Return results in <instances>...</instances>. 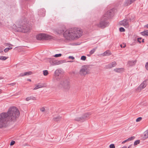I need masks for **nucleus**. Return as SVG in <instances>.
Masks as SVG:
<instances>
[{"label": "nucleus", "mask_w": 148, "mask_h": 148, "mask_svg": "<svg viewBox=\"0 0 148 148\" xmlns=\"http://www.w3.org/2000/svg\"><path fill=\"white\" fill-rule=\"evenodd\" d=\"M48 74V71L46 70L43 71V74L45 76L47 75Z\"/></svg>", "instance_id": "c85d7f7f"}, {"label": "nucleus", "mask_w": 148, "mask_h": 148, "mask_svg": "<svg viewBox=\"0 0 148 148\" xmlns=\"http://www.w3.org/2000/svg\"><path fill=\"white\" fill-rule=\"evenodd\" d=\"M57 60H55L54 61L53 64L54 65H57Z\"/></svg>", "instance_id": "79ce46f5"}, {"label": "nucleus", "mask_w": 148, "mask_h": 148, "mask_svg": "<svg viewBox=\"0 0 148 148\" xmlns=\"http://www.w3.org/2000/svg\"><path fill=\"white\" fill-rule=\"evenodd\" d=\"M120 24L125 27H127L129 26L128 21L127 19H124L120 22Z\"/></svg>", "instance_id": "f8f14e48"}, {"label": "nucleus", "mask_w": 148, "mask_h": 148, "mask_svg": "<svg viewBox=\"0 0 148 148\" xmlns=\"http://www.w3.org/2000/svg\"><path fill=\"white\" fill-rule=\"evenodd\" d=\"M64 31V30L62 29H60L58 30V33L60 34H61Z\"/></svg>", "instance_id": "cd10ccee"}, {"label": "nucleus", "mask_w": 148, "mask_h": 148, "mask_svg": "<svg viewBox=\"0 0 148 148\" xmlns=\"http://www.w3.org/2000/svg\"><path fill=\"white\" fill-rule=\"evenodd\" d=\"M63 73V71L61 69H58L56 70L54 73V77L53 78V81L55 82L59 81V82L60 80L64 79L61 78V75Z\"/></svg>", "instance_id": "39448f33"}, {"label": "nucleus", "mask_w": 148, "mask_h": 148, "mask_svg": "<svg viewBox=\"0 0 148 148\" xmlns=\"http://www.w3.org/2000/svg\"><path fill=\"white\" fill-rule=\"evenodd\" d=\"M126 47V45H125L123 46V48H125Z\"/></svg>", "instance_id": "680f3d73"}, {"label": "nucleus", "mask_w": 148, "mask_h": 148, "mask_svg": "<svg viewBox=\"0 0 148 148\" xmlns=\"http://www.w3.org/2000/svg\"><path fill=\"white\" fill-rule=\"evenodd\" d=\"M40 111L42 112H43L45 111V109L44 107H42L40 109Z\"/></svg>", "instance_id": "37998d69"}, {"label": "nucleus", "mask_w": 148, "mask_h": 148, "mask_svg": "<svg viewBox=\"0 0 148 148\" xmlns=\"http://www.w3.org/2000/svg\"><path fill=\"white\" fill-rule=\"evenodd\" d=\"M124 70V69L123 68H116L114 69V71L116 72L121 73Z\"/></svg>", "instance_id": "6ab92c4d"}, {"label": "nucleus", "mask_w": 148, "mask_h": 148, "mask_svg": "<svg viewBox=\"0 0 148 148\" xmlns=\"http://www.w3.org/2000/svg\"><path fill=\"white\" fill-rule=\"evenodd\" d=\"M145 27H147V28H148V24L146 25H145Z\"/></svg>", "instance_id": "603ef678"}, {"label": "nucleus", "mask_w": 148, "mask_h": 148, "mask_svg": "<svg viewBox=\"0 0 148 148\" xmlns=\"http://www.w3.org/2000/svg\"><path fill=\"white\" fill-rule=\"evenodd\" d=\"M3 51H1V50H0V53H1V52H3Z\"/></svg>", "instance_id": "052dcab7"}, {"label": "nucleus", "mask_w": 148, "mask_h": 148, "mask_svg": "<svg viewBox=\"0 0 148 148\" xmlns=\"http://www.w3.org/2000/svg\"><path fill=\"white\" fill-rule=\"evenodd\" d=\"M97 48H94L93 49H92V50H91L90 52L89 53H90V55H92L93 54L95 51L96 49Z\"/></svg>", "instance_id": "a878e982"}, {"label": "nucleus", "mask_w": 148, "mask_h": 148, "mask_svg": "<svg viewBox=\"0 0 148 148\" xmlns=\"http://www.w3.org/2000/svg\"><path fill=\"white\" fill-rule=\"evenodd\" d=\"M128 141V139H126V140H124V141H123V142H122V144L124 143H125L127 141Z\"/></svg>", "instance_id": "8fccbe9b"}, {"label": "nucleus", "mask_w": 148, "mask_h": 148, "mask_svg": "<svg viewBox=\"0 0 148 148\" xmlns=\"http://www.w3.org/2000/svg\"><path fill=\"white\" fill-rule=\"evenodd\" d=\"M147 80H144L137 88V90L140 91L142 89L144 88L147 85L146 82Z\"/></svg>", "instance_id": "9b49d317"}, {"label": "nucleus", "mask_w": 148, "mask_h": 148, "mask_svg": "<svg viewBox=\"0 0 148 148\" xmlns=\"http://www.w3.org/2000/svg\"><path fill=\"white\" fill-rule=\"evenodd\" d=\"M86 57L84 56H81V60L83 61L85 60L86 59Z\"/></svg>", "instance_id": "2f4dec72"}, {"label": "nucleus", "mask_w": 148, "mask_h": 148, "mask_svg": "<svg viewBox=\"0 0 148 148\" xmlns=\"http://www.w3.org/2000/svg\"><path fill=\"white\" fill-rule=\"evenodd\" d=\"M114 9H112L108 11L105 12L102 17H103V18L107 20L111 18L114 15Z\"/></svg>", "instance_id": "1a4fd4ad"}, {"label": "nucleus", "mask_w": 148, "mask_h": 148, "mask_svg": "<svg viewBox=\"0 0 148 148\" xmlns=\"http://www.w3.org/2000/svg\"><path fill=\"white\" fill-rule=\"evenodd\" d=\"M58 86L60 87H62L65 91H69L71 88L70 82L65 79L60 80L59 82Z\"/></svg>", "instance_id": "20e7f679"}, {"label": "nucleus", "mask_w": 148, "mask_h": 148, "mask_svg": "<svg viewBox=\"0 0 148 148\" xmlns=\"http://www.w3.org/2000/svg\"><path fill=\"white\" fill-rule=\"evenodd\" d=\"M15 143V141L13 140H12L10 143V145L11 146L13 145Z\"/></svg>", "instance_id": "a19ab883"}, {"label": "nucleus", "mask_w": 148, "mask_h": 148, "mask_svg": "<svg viewBox=\"0 0 148 148\" xmlns=\"http://www.w3.org/2000/svg\"><path fill=\"white\" fill-rule=\"evenodd\" d=\"M136 62V61H129L128 62V64L130 66H132L135 65Z\"/></svg>", "instance_id": "f3484780"}, {"label": "nucleus", "mask_w": 148, "mask_h": 148, "mask_svg": "<svg viewBox=\"0 0 148 148\" xmlns=\"http://www.w3.org/2000/svg\"><path fill=\"white\" fill-rule=\"evenodd\" d=\"M69 59H71L72 60H73L75 59L74 57L73 56H69Z\"/></svg>", "instance_id": "c03bdc74"}, {"label": "nucleus", "mask_w": 148, "mask_h": 148, "mask_svg": "<svg viewBox=\"0 0 148 148\" xmlns=\"http://www.w3.org/2000/svg\"><path fill=\"white\" fill-rule=\"evenodd\" d=\"M144 137L146 138H148V130L146 131L145 132Z\"/></svg>", "instance_id": "c756f323"}, {"label": "nucleus", "mask_w": 148, "mask_h": 148, "mask_svg": "<svg viewBox=\"0 0 148 148\" xmlns=\"http://www.w3.org/2000/svg\"><path fill=\"white\" fill-rule=\"evenodd\" d=\"M91 55H90V53L89 54H87V56H90Z\"/></svg>", "instance_id": "864d4df0"}, {"label": "nucleus", "mask_w": 148, "mask_h": 148, "mask_svg": "<svg viewBox=\"0 0 148 148\" xmlns=\"http://www.w3.org/2000/svg\"><path fill=\"white\" fill-rule=\"evenodd\" d=\"M37 40H48L52 38V36L45 34H40L36 36Z\"/></svg>", "instance_id": "6e6552de"}, {"label": "nucleus", "mask_w": 148, "mask_h": 148, "mask_svg": "<svg viewBox=\"0 0 148 148\" xmlns=\"http://www.w3.org/2000/svg\"><path fill=\"white\" fill-rule=\"evenodd\" d=\"M127 148H129V147H128Z\"/></svg>", "instance_id": "0e129e2a"}, {"label": "nucleus", "mask_w": 148, "mask_h": 148, "mask_svg": "<svg viewBox=\"0 0 148 148\" xmlns=\"http://www.w3.org/2000/svg\"><path fill=\"white\" fill-rule=\"evenodd\" d=\"M62 56V54L61 53H59L58 54H56L53 56L56 58L60 57Z\"/></svg>", "instance_id": "72a5a7b5"}, {"label": "nucleus", "mask_w": 148, "mask_h": 148, "mask_svg": "<svg viewBox=\"0 0 148 148\" xmlns=\"http://www.w3.org/2000/svg\"><path fill=\"white\" fill-rule=\"evenodd\" d=\"M116 65V62L115 61H114L106 66L105 67L107 69H110L115 66Z\"/></svg>", "instance_id": "ddd939ff"}, {"label": "nucleus", "mask_w": 148, "mask_h": 148, "mask_svg": "<svg viewBox=\"0 0 148 148\" xmlns=\"http://www.w3.org/2000/svg\"><path fill=\"white\" fill-rule=\"evenodd\" d=\"M90 114H91L88 112L85 113L82 116L84 119V121H85L86 120V119L89 116Z\"/></svg>", "instance_id": "dca6fc26"}, {"label": "nucleus", "mask_w": 148, "mask_h": 148, "mask_svg": "<svg viewBox=\"0 0 148 148\" xmlns=\"http://www.w3.org/2000/svg\"><path fill=\"white\" fill-rule=\"evenodd\" d=\"M141 39H142L141 38H138L137 39L138 41V42H139L140 43H141V41L140 40Z\"/></svg>", "instance_id": "a18cd8bd"}, {"label": "nucleus", "mask_w": 148, "mask_h": 148, "mask_svg": "<svg viewBox=\"0 0 148 148\" xmlns=\"http://www.w3.org/2000/svg\"><path fill=\"white\" fill-rule=\"evenodd\" d=\"M15 84H16L15 83H12L9 84V85H10V86H13L15 85Z\"/></svg>", "instance_id": "49530a36"}, {"label": "nucleus", "mask_w": 148, "mask_h": 148, "mask_svg": "<svg viewBox=\"0 0 148 148\" xmlns=\"http://www.w3.org/2000/svg\"><path fill=\"white\" fill-rule=\"evenodd\" d=\"M109 147L110 148H115V146L114 144H112L110 145Z\"/></svg>", "instance_id": "4c0bfd02"}, {"label": "nucleus", "mask_w": 148, "mask_h": 148, "mask_svg": "<svg viewBox=\"0 0 148 148\" xmlns=\"http://www.w3.org/2000/svg\"><path fill=\"white\" fill-rule=\"evenodd\" d=\"M12 47H11V48L7 47V48H5L4 49V51L5 52H8L9 50L12 49Z\"/></svg>", "instance_id": "7c9ffc66"}, {"label": "nucleus", "mask_w": 148, "mask_h": 148, "mask_svg": "<svg viewBox=\"0 0 148 148\" xmlns=\"http://www.w3.org/2000/svg\"><path fill=\"white\" fill-rule=\"evenodd\" d=\"M31 100H36V99L34 97H31Z\"/></svg>", "instance_id": "09e8293b"}, {"label": "nucleus", "mask_w": 148, "mask_h": 148, "mask_svg": "<svg viewBox=\"0 0 148 148\" xmlns=\"http://www.w3.org/2000/svg\"><path fill=\"white\" fill-rule=\"evenodd\" d=\"M121 148H127V147L126 146H124Z\"/></svg>", "instance_id": "4d7b16f0"}, {"label": "nucleus", "mask_w": 148, "mask_h": 148, "mask_svg": "<svg viewBox=\"0 0 148 148\" xmlns=\"http://www.w3.org/2000/svg\"><path fill=\"white\" fill-rule=\"evenodd\" d=\"M119 30L121 32H124L125 31V29L122 27H121L119 28Z\"/></svg>", "instance_id": "c9c22d12"}, {"label": "nucleus", "mask_w": 148, "mask_h": 148, "mask_svg": "<svg viewBox=\"0 0 148 148\" xmlns=\"http://www.w3.org/2000/svg\"><path fill=\"white\" fill-rule=\"evenodd\" d=\"M129 1L130 2V4L132 3L134 1L133 0H129Z\"/></svg>", "instance_id": "de8ad7c7"}, {"label": "nucleus", "mask_w": 148, "mask_h": 148, "mask_svg": "<svg viewBox=\"0 0 148 148\" xmlns=\"http://www.w3.org/2000/svg\"><path fill=\"white\" fill-rule=\"evenodd\" d=\"M140 140H137L135 141L134 143V145H137L140 143Z\"/></svg>", "instance_id": "473e14b6"}, {"label": "nucleus", "mask_w": 148, "mask_h": 148, "mask_svg": "<svg viewBox=\"0 0 148 148\" xmlns=\"http://www.w3.org/2000/svg\"><path fill=\"white\" fill-rule=\"evenodd\" d=\"M130 2L129 0H126L124 3V5L126 6L129 5H130Z\"/></svg>", "instance_id": "393cba45"}, {"label": "nucleus", "mask_w": 148, "mask_h": 148, "mask_svg": "<svg viewBox=\"0 0 148 148\" xmlns=\"http://www.w3.org/2000/svg\"><path fill=\"white\" fill-rule=\"evenodd\" d=\"M20 114L19 110L15 107L10 108L7 112L0 114V128L6 127L8 121H16Z\"/></svg>", "instance_id": "f257e3e1"}, {"label": "nucleus", "mask_w": 148, "mask_h": 148, "mask_svg": "<svg viewBox=\"0 0 148 148\" xmlns=\"http://www.w3.org/2000/svg\"><path fill=\"white\" fill-rule=\"evenodd\" d=\"M30 29V26L27 23H22L20 25H18L16 29L17 32H21L23 33H26L29 31Z\"/></svg>", "instance_id": "f03ea898"}, {"label": "nucleus", "mask_w": 148, "mask_h": 148, "mask_svg": "<svg viewBox=\"0 0 148 148\" xmlns=\"http://www.w3.org/2000/svg\"><path fill=\"white\" fill-rule=\"evenodd\" d=\"M65 62V60H58L57 61V65H59Z\"/></svg>", "instance_id": "5701e85b"}, {"label": "nucleus", "mask_w": 148, "mask_h": 148, "mask_svg": "<svg viewBox=\"0 0 148 148\" xmlns=\"http://www.w3.org/2000/svg\"><path fill=\"white\" fill-rule=\"evenodd\" d=\"M11 45L12 46V45Z\"/></svg>", "instance_id": "e2e57ef3"}, {"label": "nucleus", "mask_w": 148, "mask_h": 148, "mask_svg": "<svg viewBox=\"0 0 148 148\" xmlns=\"http://www.w3.org/2000/svg\"><path fill=\"white\" fill-rule=\"evenodd\" d=\"M107 20V19L102 16L100 18L99 23L97 24V26L102 29H104L108 26L109 23Z\"/></svg>", "instance_id": "0eeeda50"}, {"label": "nucleus", "mask_w": 148, "mask_h": 148, "mask_svg": "<svg viewBox=\"0 0 148 148\" xmlns=\"http://www.w3.org/2000/svg\"><path fill=\"white\" fill-rule=\"evenodd\" d=\"M31 100V97H27L26 99V100L27 101Z\"/></svg>", "instance_id": "ea45409f"}, {"label": "nucleus", "mask_w": 148, "mask_h": 148, "mask_svg": "<svg viewBox=\"0 0 148 148\" xmlns=\"http://www.w3.org/2000/svg\"><path fill=\"white\" fill-rule=\"evenodd\" d=\"M42 85H39V84L38 85H36V86L33 89V90H36L38 88H42Z\"/></svg>", "instance_id": "b1692460"}, {"label": "nucleus", "mask_w": 148, "mask_h": 148, "mask_svg": "<svg viewBox=\"0 0 148 148\" xmlns=\"http://www.w3.org/2000/svg\"><path fill=\"white\" fill-rule=\"evenodd\" d=\"M42 10V11H43V12H44V13L43 14V15H42V16H44V15H45V12H45V10H44V9H42V10Z\"/></svg>", "instance_id": "3c124183"}, {"label": "nucleus", "mask_w": 148, "mask_h": 148, "mask_svg": "<svg viewBox=\"0 0 148 148\" xmlns=\"http://www.w3.org/2000/svg\"><path fill=\"white\" fill-rule=\"evenodd\" d=\"M74 29L72 28L66 30L63 33L64 36L68 40L74 39Z\"/></svg>", "instance_id": "7ed1b4c3"}, {"label": "nucleus", "mask_w": 148, "mask_h": 148, "mask_svg": "<svg viewBox=\"0 0 148 148\" xmlns=\"http://www.w3.org/2000/svg\"><path fill=\"white\" fill-rule=\"evenodd\" d=\"M144 39H143L142 40V42H144Z\"/></svg>", "instance_id": "6e6d98bb"}, {"label": "nucleus", "mask_w": 148, "mask_h": 148, "mask_svg": "<svg viewBox=\"0 0 148 148\" xmlns=\"http://www.w3.org/2000/svg\"><path fill=\"white\" fill-rule=\"evenodd\" d=\"M2 90L1 89H0V94L2 92Z\"/></svg>", "instance_id": "5fc2aeb1"}, {"label": "nucleus", "mask_w": 148, "mask_h": 148, "mask_svg": "<svg viewBox=\"0 0 148 148\" xmlns=\"http://www.w3.org/2000/svg\"><path fill=\"white\" fill-rule=\"evenodd\" d=\"M120 46H121V47H122H122H123V45H120Z\"/></svg>", "instance_id": "bf43d9fd"}, {"label": "nucleus", "mask_w": 148, "mask_h": 148, "mask_svg": "<svg viewBox=\"0 0 148 148\" xmlns=\"http://www.w3.org/2000/svg\"><path fill=\"white\" fill-rule=\"evenodd\" d=\"M74 39L78 38L82 36V31L76 28H74Z\"/></svg>", "instance_id": "9d476101"}, {"label": "nucleus", "mask_w": 148, "mask_h": 148, "mask_svg": "<svg viewBox=\"0 0 148 148\" xmlns=\"http://www.w3.org/2000/svg\"><path fill=\"white\" fill-rule=\"evenodd\" d=\"M135 138V137L134 136H131L129 138H128V141H130L134 139Z\"/></svg>", "instance_id": "f704fd0d"}, {"label": "nucleus", "mask_w": 148, "mask_h": 148, "mask_svg": "<svg viewBox=\"0 0 148 148\" xmlns=\"http://www.w3.org/2000/svg\"><path fill=\"white\" fill-rule=\"evenodd\" d=\"M90 65H84L81 67L79 74L82 76H85L90 73Z\"/></svg>", "instance_id": "423d86ee"}, {"label": "nucleus", "mask_w": 148, "mask_h": 148, "mask_svg": "<svg viewBox=\"0 0 148 148\" xmlns=\"http://www.w3.org/2000/svg\"><path fill=\"white\" fill-rule=\"evenodd\" d=\"M112 54L111 52L109 50H107L103 53L102 55L103 56H109Z\"/></svg>", "instance_id": "a211bd4d"}, {"label": "nucleus", "mask_w": 148, "mask_h": 148, "mask_svg": "<svg viewBox=\"0 0 148 148\" xmlns=\"http://www.w3.org/2000/svg\"><path fill=\"white\" fill-rule=\"evenodd\" d=\"M141 34L144 36H148V30H145L141 33Z\"/></svg>", "instance_id": "412c9836"}, {"label": "nucleus", "mask_w": 148, "mask_h": 148, "mask_svg": "<svg viewBox=\"0 0 148 148\" xmlns=\"http://www.w3.org/2000/svg\"><path fill=\"white\" fill-rule=\"evenodd\" d=\"M47 60L52 65L53 64L54 59L51 58H49L47 59Z\"/></svg>", "instance_id": "4be33fe9"}, {"label": "nucleus", "mask_w": 148, "mask_h": 148, "mask_svg": "<svg viewBox=\"0 0 148 148\" xmlns=\"http://www.w3.org/2000/svg\"><path fill=\"white\" fill-rule=\"evenodd\" d=\"M8 58V57L4 56H1L0 58V59L3 60H4Z\"/></svg>", "instance_id": "bb28decb"}, {"label": "nucleus", "mask_w": 148, "mask_h": 148, "mask_svg": "<svg viewBox=\"0 0 148 148\" xmlns=\"http://www.w3.org/2000/svg\"><path fill=\"white\" fill-rule=\"evenodd\" d=\"M27 80H28V81H31V79H27Z\"/></svg>", "instance_id": "13d9d810"}, {"label": "nucleus", "mask_w": 148, "mask_h": 148, "mask_svg": "<svg viewBox=\"0 0 148 148\" xmlns=\"http://www.w3.org/2000/svg\"><path fill=\"white\" fill-rule=\"evenodd\" d=\"M62 119V116H57L54 117L53 119V120L55 121H60Z\"/></svg>", "instance_id": "aec40b11"}, {"label": "nucleus", "mask_w": 148, "mask_h": 148, "mask_svg": "<svg viewBox=\"0 0 148 148\" xmlns=\"http://www.w3.org/2000/svg\"><path fill=\"white\" fill-rule=\"evenodd\" d=\"M145 67L146 69L147 70H148V62L146 63L145 65Z\"/></svg>", "instance_id": "58836bf2"}, {"label": "nucleus", "mask_w": 148, "mask_h": 148, "mask_svg": "<svg viewBox=\"0 0 148 148\" xmlns=\"http://www.w3.org/2000/svg\"><path fill=\"white\" fill-rule=\"evenodd\" d=\"M74 120L78 121V122H83L84 121V119L83 118L82 116H81L80 117H76L74 119Z\"/></svg>", "instance_id": "2eb2a0df"}, {"label": "nucleus", "mask_w": 148, "mask_h": 148, "mask_svg": "<svg viewBox=\"0 0 148 148\" xmlns=\"http://www.w3.org/2000/svg\"><path fill=\"white\" fill-rule=\"evenodd\" d=\"M142 119V118L141 117H138L136 120V122H138L140 121Z\"/></svg>", "instance_id": "e433bc0d"}, {"label": "nucleus", "mask_w": 148, "mask_h": 148, "mask_svg": "<svg viewBox=\"0 0 148 148\" xmlns=\"http://www.w3.org/2000/svg\"><path fill=\"white\" fill-rule=\"evenodd\" d=\"M32 72L31 71L28 72H25L24 73H21L20 74L19 76L20 77H23L25 75H29L32 74Z\"/></svg>", "instance_id": "4468645a"}]
</instances>
